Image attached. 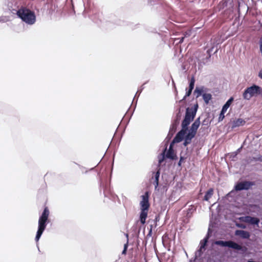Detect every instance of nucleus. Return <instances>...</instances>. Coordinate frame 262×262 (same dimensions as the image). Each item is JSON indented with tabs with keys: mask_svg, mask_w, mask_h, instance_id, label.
<instances>
[{
	"mask_svg": "<svg viewBox=\"0 0 262 262\" xmlns=\"http://www.w3.org/2000/svg\"><path fill=\"white\" fill-rule=\"evenodd\" d=\"M18 17L26 24L32 25L36 21V15L35 13L30 9L24 7H21L19 10L16 11Z\"/></svg>",
	"mask_w": 262,
	"mask_h": 262,
	"instance_id": "nucleus-1",
	"label": "nucleus"
},
{
	"mask_svg": "<svg viewBox=\"0 0 262 262\" xmlns=\"http://www.w3.org/2000/svg\"><path fill=\"white\" fill-rule=\"evenodd\" d=\"M149 197V193L148 191H146L145 193L141 196L142 201L140 203L141 209L140 221L142 224H145L146 219L147 216V213L150 206Z\"/></svg>",
	"mask_w": 262,
	"mask_h": 262,
	"instance_id": "nucleus-2",
	"label": "nucleus"
},
{
	"mask_svg": "<svg viewBox=\"0 0 262 262\" xmlns=\"http://www.w3.org/2000/svg\"><path fill=\"white\" fill-rule=\"evenodd\" d=\"M49 215V210L47 207H46L44 209L42 214L39 218L38 230L35 237L36 242H38L39 241L43 231L46 229Z\"/></svg>",
	"mask_w": 262,
	"mask_h": 262,
	"instance_id": "nucleus-3",
	"label": "nucleus"
},
{
	"mask_svg": "<svg viewBox=\"0 0 262 262\" xmlns=\"http://www.w3.org/2000/svg\"><path fill=\"white\" fill-rule=\"evenodd\" d=\"M198 107V103H196L193 107L191 108L187 107L186 109L185 116L182 122V127L188 129V125L193 120L196 115Z\"/></svg>",
	"mask_w": 262,
	"mask_h": 262,
	"instance_id": "nucleus-4",
	"label": "nucleus"
},
{
	"mask_svg": "<svg viewBox=\"0 0 262 262\" xmlns=\"http://www.w3.org/2000/svg\"><path fill=\"white\" fill-rule=\"evenodd\" d=\"M260 95H262V88L256 84L247 88L243 94V98L246 100H249L253 97Z\"/></svg>",
	"mask_w": 262,
	"mask_h": 262,
	"instance_id": "nucleus-5",
	"label": "nucleus"
},
{
	"mask_svg": "<svg viewBox=\"0 0 262 262\" xmlns=\"http://www.w3.org/2000/svg\"><path fill=\"white\" fill-rule=\"evenodd\" d=\"M214 244L222 247H228L237 250H241L242 249V247L241 245L231 241H216L214 242Z\"/></svg>",
	"mask_w": 262,
	"mask_h": 262,
	"instance_id": "nucleus-6",
	"label": "nucleus"
},
{
	"mask_svg": "<svg viewBox=\"0 0 262 262\" xmlns=\"http://www.w3.org/2000/svg\"><path fill=\"white\" fill-rule=\"evenodd\" d=\"M210 229H208V232L205 237L203 239V240L201 241L200 242V247L199 250H198L195 253V258L200 257L201 256L204 251L205 250V247L208 243V239L210 237L209 235Z\"/></svg>",
	"mask_w": 262,
	"mask_h": 262,
	"instance_id": "nucleus-7",
	"label": "nucleus"
},
{
	"mask_svg": "<svg viewBox=\"0 0 262 262\" xmlns=\"http://www.w3.org/2000/svg\"><path fill=\"white\" fill-rule=\"evenodd\" d=\"M254 185L255 183L254 182L245 181L237 183L235 185L234 189L236 191H241L243 190H247L251 188V187Z\"/></svg>",
	"mask_w": 262,
	"mask_h": 262,
	"instance_id": "nucleus-8",
	"label": "nucleus"
},
{
	"mask_svg": "<svg viewBox=\"0 0 262 262\" xmlns=\"http://www.w3.org/2000/svg\"><path fill=\"white\" fill-rule=\"evenodd\" d=\"M7 7L8 10L14 14H17V12L16 11L19 10L20 9L17 3L14 0L8 2Z\"/></svg>",
	"mask_w": 262,
	"mask_h": 262,
	"instance_id": "nucleus-9",
	"label": "nucleus"
},
{
	"mask_svg": "<svg viewBox=\"0 0 262 262\" xmlns=\"http://www.w3.org/2000/svg\"><path fill=\"white\" fill-rule=\"evenodd\" d=\"M188 130V129L182 127V129L176 135L173 139V143H179L181 142L185 137V135Z\"/></svg>",
	"mask_w": 262,
	"mask_h": 262,
	"instance_id": "nucleus-10",
	"label": "nucleus"
},
{
	"mask_svg": "<svg viewBox=\"0 0 262 262\" xmlns=\"http://www.w3.org/2000/svg\"><path fill=\"white\" fill-rule=\"evenodd\" d=\"M243 221L247 223L251 224V225H258L259 223V219L257 217H252L251 216H246L243 217Z\"/></svg>",
	"mask_w": 262,
	"mask_h": 262,
	"instance_id": "nucleus-11",
	"label": "nucleus"
},
{
	"mask_svg": "<svg viewBox=\"0 0 262 262\" xmlns=\"http://www.w3.org/2000/svg\"><path fill=\"white\" fill-rule=\"evenodd\" d=\"M235 235L239 236L244 239H248L250 236V234L249 232L242 230H236L235 231Z\"/></svg>",
	"mask_w": 262,
	"mask_h": 262,
	"instance_id": "nucleus-12",
	"label": "nucleus"
},
{
	"mask_svg": "<svg viewBox=\"0 0 262 262\" xmlns=\"http://www.w3.org/2000/svg\"><path fill=\"white\" fill-rule=\"evenodd\" d=\"M200 125V118H197L194 122L192 124L190 130L192 131L194 133H196L197 130Z\"/></svg>",
	"mask_w": 262,
	"mask_h": 262,
	"instance_id": "nucleus-13",
	"label": "nucleus"
},
{
	"mask_svg": "<svg viewBox=\"0 0 262 262\" xmlns=\"http://www.w3.org/2000/svg\"><path fill=\"white\" fill-rule=\"evenodd\" d=\"M154 177H152V178L154 179V181L153 182V184L155 185V189L156 190H158V187L159 186V180L160 174V170H158L155 173H154Z\"/></svg>",
	"mask_w": 262,
	"mask_h": 262,
	"instance_id": "nucleus-14",
	"label": "nucleus"
},
{
	"mask_svg": "<svg viewBox=\"0 0 262 262\" xmlns=\"http://www.w3.org/2000/svg\"><path fill=\"white\" fill-rule=\"evenodd\" d=\"M246 123V121L242 119L238 118L233 121L232 123V128H235L240 126H243Z\"/></svg>",
	"mask_w": 262,
	"mask_h": 262,
	"instance_id": "nucleus-15",
	"label": "nucleus"
},
{
	"mask_svg": "<svg viewBox=\"0 0 262 262\" xmlns=\"http://www.w3.org/2000/svg\"><path fill=\"white\" fill-rule=\"evenodd\" d=\"M233 98L231 97L227 101V102L222 107V110H223V111H225L226 112L227 109L230 107L232 102L233 101Z\"/></svg>",
	"mask_w": 262,
	"mask_h": 262,
	"instance_id": "nucleus-16",
	"label": "nucleus"
},
{
	"mask_svg": "<svg viewBox=\"0 0 262 262\" xmlns=\"http://www.w3.org/2000/svg\"><path fill=\"white\" fill-rule=\"evenodd\" d=\"M165 157L171 160H174L177 158V156L174 153V150H167Z\"/></svg>",
	"mask_w": 262,
	"mask_h": 262,
	"instance_id": "nucleus-17",
	"label": "nucleus"
},
{
	"mask_svg": "<svg viewBox=\"0 0 262 262\" xmlns=\"http://www.w3.org/2000/svg\"><path fill=\"white\" fill-rule=\"evenodd\" d=\"M213 193V190L212 188H210L205 193L204 200L205 201H208L212 196Z\"/></svg>",
	"mask_w": 262,
	"mask_h": 262,
	"instance_id": "nucleus-18",
	"label": "nucleus"
},
{
	"mask_svg": "<svg viewBox=\"0 0 262 262\" xmlns=\"http://www.w3.org/2000/svg\"><path fill=\"white\" fill-rule=\"evenodd\" d=\"M195 133L189 130L188 134L185 136L184 139L191 142L192 139L195 137Z\"/></svg>",
	"mask_w": 262,
	"mask_h": 262,
	"instance_id": "nucleus-19",
	"label": "nucleus"
},
{
	"mask_svg": "<svg viewBox=\"0 0 262 262\" xmlns=\"http://www.w3.org/2000/svg\"><path fill=\"white\" fill-rule=\"evenodd\" d=\"M177 126V125L174 123L172 124L170 127L167 137L171 138L173 136V134L176 132Z\"/></svg>",
	"mask_w": 262,
	"mask_h": 262,
	"instance_id": "nucleus-20",
	"label": "nucleus"
},
{
	"mask_svg": "<svg viewBox=\"0 0 262 262\" xmlns=\"http://www.w3.org/2000/svg\"><path fill=\"white\" fill-rule=\"evenodd\" d=\"M203 98L206 104H208L209 101L212 98V96L209 93H204L202 95Z\"/></svg>",
	"mask_w": 262,
	"mask_h": 262,
	"instance_id": "nucleus-21",
	"label": "nucleus"
},
{
	"mask_svg": "<svg viewBox=\"0 0 262 262\" xmlns=\"http://www.w3.org/2000/svg\"><path fill=\"white\" fill-rule=\"evenodd\" d=\"M204 92V87L198 88L196 87L194 91V93H196V97L198 98L201 95H203Z\"/></svg>",
	"mask_w": 262,
	"mask_h": 262,
	"instance_id": "nucleus-22",
	"label": "nucleus"
},
{
	"mask_svg": "<svg viewBox=\"0 0 262 262\" xmlns=\"http://www.w3.org/2000/svg\"><path fill=\"white\" fill-rule=\"evenodd\" d=\"M181 109H179V112L177 113L176 115V119L175 120V122L174 124L178 125L179 124V121L181 119Z\"/></svg>",
	"mask_w": 262,
	"mask_h": 262,
	"instance_id": "nucleus-23",
	"label": "nucleus"
},
{
	"mask_svg": "<svg viewBox=\"0 0 262 262\" xmlns=\"http://www.w3.org/2000/svg\"><path fill=\"white\" fill-rule=\"evenodd\" d=\"M194 83H195V78L194 77H191L190 81H189V89L190 90H192L194 88Z\"/></svg>",
	"mask_w": 262,
	"mask_h": 262,
	"instance_id": "nucleus-24",
	"label": "nucleus"
},
{
	"mask_svg": "<svg viewBox=\"0 0 262 262\" xmlns=\"http://www.w3.org/2000/svg\"><path fill=\"white\" fill-rule=\"evenodd\" d=\"M225 113H226V112L223 111L222 110H221L220 114L219 117V122L221 121H222L223 120V119L225 117L224 114H225Z\"/></svg>",
	"mask_w": 262,
	"mask_h": 262,
	"instance_id": "nucleus-25",
	"label": "nucleus"
},
{
	"mask_svg": "<svg viewBox=\"0 0 262 262\" xmlns=\"http://www.w3.org/2000/svg\"><path fill=\"white\" fill-rule=\"evenodd\" d=\"M144 89V86H143V85L141 86L140 89L138 90V91L137 92L134 98V99H133V101H134L135 98L137 96L138 97L140 95V94L141 93L142 91Z\"/></svg>",
	"mask_w": 262,
	"mask_h": 262,
	"instance_id": "nucleus-26",
	"label": "nucleus"
},
{
	"mask_svg": "<svg viewBox=\"0 0 262 262\" xmlns=\"http://www.w3.org/2000/svg\"><path fill=\"white\" fill-rule=\"evenodd\" d=\"M166 150V148H165L164 149V151L162 154V157L161 159H159V164H161L163 162V161H164V160L165 159V152Z\"/></svg>",
	"mask_w": 262,
	"mask_h": 262,
	"instance_id": "nucleus-27",
	"label": "nucleus"
},
{
	"mask_svg": "<svg viewBox=\"0 0 262 262\" xmlns=\"http://www.w3.org/2000/svg\"><path fill=\"white\" fill-rule=\"evenodd\" d=\"M185 158L182 156H180V160L178 163L179 166H181L182 162L185 160Z\"/></svg>",
	"mask_w": 262,
	"mask_h": 262,
	"instance_id": "nucleus-28",
	"label": "nucleus"
},
{
	"mask_svg": "<svg viewBox=\"0 0 262 262\" xmlns=\"http://www.w3.org/2000/svg\"><path fill=\"white\" fill-rule=\"evenodd\" d=\"M213 47H212L211 49L207 50V52L208 54V58H210L211 57V52L213 51Z\"/></svg>",
	"mask_w": 262,
	"mask_h": 262,
	"instance_id": "nucleus-29",
	"label": "nucleus"
},
{
	"mask_svg": "<svg viewBox=\"0 0 262 262\" xmlns=\"http://www.w3.org/2000/svg\"><path fill=\"white\" fill-rule=\"evenodd\" d=\"M192 90L188 89V90L186 92L185 94V97H188L189 96L191 93H192Z\"/></svg>",
	"mask_w": 262,
	"mask_h": 262,
	"instance_id": "nucleus-30",
	"label": "nucleus"
},
{
	"mask_svg": "<svg viewBox=\"0 0 262 262\" xmlns=\"http://www.w3.org/2000/svg\"><path fill=\"white\" fill-rule=\"evenodd\" d=\"M236 226L238 227L242 228V229H245L246 228V225H245L244 224H238L236 225Z\"/></svg>",
	"mask_w": 262,
	"mask_h": 262,
	"instance_id": "nucleus-31",
	"label": "nucleus"
},
{
	"mask_svg": "<svg viewBox=\"0 0 262 262\" xmlns=\"http://www.w3.org/2000/svg\"><path fill=\"white\" fill-rule=\"evenodd\" d=\"M191 143V142L186 140V139H184V142L183 143V145L185 146H187L189 144H190Z\"/></svg>",
	"mask_w": 262,
	"mask_h": 262,
	"instance_id": "nucleus-32",
	"label": "nucleus"
},
{
	"mask_svg": "<svg viewBox=\"0 0 262 262\" xmlns=\"http://www.w3.org/2000/svg\"><path fill=\"white\" fill-rule=\"evenodd\" d=\"M256 158H257V157H250L249 159V162H251L252 161H257V160H255Z\"/></svg>",
	"mask_w": 262,
	"mask_h": 262,
	"instance_id": "nucleus-33",
	"label": "nucleus"
},
{
	"mask_svg": "<svg viewBox=\"0 0 262 262\" xmlns=\"http://www.w3.org/2000/svg\"><path fill=\"white\" fill-rule=\"evenodd\" d=\"M174 143H173V141H172V142L170 143V145H169V149H168V150H173V145Z\"/></svg>",
	"mask_w": 262,
	"mask_h": 262,
	"instance_id": "nucleus-34",
	"label": "nucleus"
},
{
	"mask_svg": "<svg viewBox=\"0 0 262 262\" xmlns=\"http://www.w3.org/2000/svg\"><path fill=\"white\" fill-rule=\"evenodd\" d=\"M255 160H257V161L262 162V156H257V158H256Z\"/></svg>",
	"mask_w": 262,
	"mask_h": 262,
	"instance_id": "nucleus-35",
	"label": "nucleus"
},
{
	"mask_svg": "<svg viewBox=\"0 0 262 262\" xmlns=\"http://www.w3.org/2000/svg\"><path fill=\"white\" fill-rule=\"evenodd\" d=\"M186 36V34L185 35V36L184 37H182L181 38H180V41H179V43H182L183 42V40H184V38Z\"/></svg>",
	"mask_w": 262,
	"mask_h": 262,
	"instance_id": "nucleus-36",
	"label": "nucleus"
},
{
	"mask_svg": "<svg viewBox=\"0 0 262 262\" xmlns=\"http://www.w3.org/2000/svg\"><path fill=\"white\" fill-rule=\"evenodd\" d=\"M258 76L262 79V69L260 70L258 74Z\"/></svg>",
	"mask_w": 262,
	"mask_h": 262,
	"instance_id": "nucleus-37",
	"label": "nucleus"
},
{
	"mask_svg": "<svg viewBox=\"0 0 262 262\" xmlns=\"http://www.w3.org/2000/svg\"><path fill=\"white\" fill-rule=\"evenodd\" d=\"M127 247H128V242H127V243L126 244H124V249H126L127 250Z\"/></svg>",
	"mask_w": 262,
	"mask_h": 262,
	"instance_id": "nucleus-38",
	"label": "nucleus"
},
{
	"mask_svg": "<svg viewBox=\"0 0 262 262\" xmlns=\"http://www.w3.org/2000/svg\"><path fill=\"white\" fill-rule=\"evenodd\" d=\"M151 233H152V229H151V228H150L147 235L150 236L151 235Z\"/></svg>",
	"mask_w": 262,
	"mask_h": 262,
	"instance_id": "nucleus-39",
	"label": "nucleus"
},
{
	"mask_svg": "<svg viewBox=\"0 0 262 262\" xmlns=\"http://www.w3.org/2000/svg\"><path fill=\"white\" fill-rule=\"evenodd\" d=\"M126 251H127V250L123 249V250L122 251V254H125L126 253Z\"/></svg>",
	"mask_w": 262,
	"mask_h": 262,
	"instance_id": "nucleus-40",
	"label": "nucleus"
},
{
	"mask_svg": "<svg viewBox=\"0 0 262 262\" xmlns=\"http://www.w3.org/2000/svg\"><path fill=\"white\" fill-rule=\"evenodd\" d=\"M187 97H185V95L184 96V97L183 98V99L182 100H181L180 101V102H182V101L185 100V99Z\"/></svg>",
	"mask_w": 262,
	"mask_h": 262,
	"instance_id": "nucleus-41",
	"label": "nucleus"
},
{
	"mask_svg": "<svg viewBox=\"0 0 262 262\" xmlns=\"http://www.w3.org/2000/svg\"><path fill=\"white\" fill-rule=\"evenodd\" d=\"M71 2H72V8L73 9V12L75 13V10H74V5H73V4L72 3V0H71Z\"/></svg>",
	"mask_w": 262,
	"mask_h": 262,
	"instance_id": "nucleus-42",
	"label": "nucleus"
},
{
	"mask_svg": "<svg viewBox=\"0 0 262 262\" xmlns=\"http://www.w3.org/2000/svg\"><path fill=\"white\" fill-rule=\"evenodd\" d=\"M241 148H242V147H240L239 148H238V149L237 150L236 152L237 153V152H239V151H240V150L241 149Z\"/></svg>",
	"mask_w": 262,
	"mask_h": 262,
	"instance_id": "nucleus-43",
	"label": "nucleus"
},
{
	"mask_svg": "<svg viewBox=\"0 0 262 262\" xmlns=\"http://www.w3.org/2000/svg\"><path fill=\"white\" fill-rule=\"evenodd\" d=\"M192 210H193V208H191V209H189V211H191Z\"/></svg>",
	"mask_w": 262,
	"mask_h": 262,
	"instance_id": "nucleus-44",
	"label": "nucleus"
},
{
	"mask_svg": "<svg viewBox=\"0 0 262 262\" xmlns=\"http://www.w3.org/2000/svg\"><path fill=\"white\" fill-rule=\"evenodd\" d=\"M217 49H216V50H215V51L214 52V53H216V52H217Z\"/></svg>",
	"mask_w": 262,
	"mask_h": 262,
	"instance_id": "nucleus-45",
	"label": "nucleus"
},
{
	"mask_svg": "<svg viewBox=\"0 0 262 262\" xmlns=\"http://www.w3.org/2000/svg\"><path fill=\"white\" fill-rule=\"evenodd\" d=\"M126 236L127 237H128V234H126Z\"/></svg>",
	"mask_w": 262,
	"mask_h": 262,
	"instance_id": "nucleus-46",
	"label": "nucleus"
}]
</instances>
